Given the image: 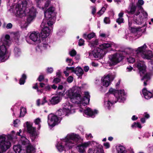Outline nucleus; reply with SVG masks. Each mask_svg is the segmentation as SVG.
Segmentation results:
<instances>
[{"mask_svg":"<svg viewBox=\"0 0 153 153\" xmlns=\"http://www.w3.org/2000/svg\"><path fill=\"white\" fill-rule=\"evenodd\" d=\"M37 3V6L40 9L44 11L45 16L48 20H49L46 24L45 20L42 23L41 27L42 28L41 33L42 38H46L50 33V30L47 26H51L55 22L56 19V13L54 12L55 8L53 7H50L45 10L50 3V0H35Z\"/></svg>","mask_w":153,"mask_h":153,"instance_id":"nucleus-1","label":"nucleus"},{"mask_svg":"<svg viewBox=\"0 0 153 153\" xmlns=\"http://www.w3.org/2000/svg\"><path fill=\"white\" fill-rule=\"evenodd\" d=\"M27 4L26 1H23L22 4H17L15 7L14 12L16 16H18L20 17L27 15V22H25L22 27L23 28H26L28 24L33 20L36 16V11L35 8L32 7L28 13L26 14L27 10L26 7Z\"/></svg>","mask_w":153,"mask_h":153,"instance_id":"nucleus-2","label":"nucleus"},{"mask_svg":"<svg viewBox=\"0 0 153 153\" xmlns=\"http://www.w3.org/2000/svg\"><path fill=\"white\" fill-rule=\"evenodd\" d=\"M64 95L66 98H69L72 103L82 104L84 106L87 104L90 101V96L88 92H85L84 97L82 99L76 87H74L67 90Z\"/></svg>","mask_w":153,"mask_h":153,"instance_id":"nucleus-3","label":"nucleus"},{"mask_svg":"<svg viewBox=\"0 0 153 153\" xmlns=\"http://www.w3.org/2000/svg\"><path fill=\"white\" fill-rule=\"evenodd\" d=\"M79 136L71 133L68 134L66 137L61 140L60 142H58L56 147L60 152L63 151L65 149H70L77 144L79 140Z\"/></svg>","mask_w":153,"mask_h":153,"instance_id":"nucleus-4","label":"nucleus"},{"mask_svg":"<svg viewBox=\"0 0 153 153\" xmlns=\"http://www.w3.org/2000/svg\"><path fill=\"white\" fill-rule=\"evenodd\" d=\"M100 48H95L92 51H89L88 53V58L92 59L93 57L95 58H100L102 57L106 53L104 50L110 47H116L117 45L111 42L103 43L100 46Z\"/></svg>","mask_w":153,"mask_h":153,"instance_id":"nucleus-5","label":"nucleus"},{"mask_svg":"<svg viewBox=\"0 0 153 153\" xmlns=\"http://www.w3.org/2000/svg\"><path fill=\"white\" fill-rule=\"evenodd\" d=\"M10 43V36L8 35L3 36L1 37L0 45V62H4L8 58L6 46H9Z\"/></svg>","mask_w":153,"mask_h":153,"instance_id":"nucleus-6","label":"nucleus"},{"mask_svg":"<svg viewBox=\"0 0 153 153\" xmlns=\"http://www.w3.org/2000/svg\"><path fill=\"white\" fill-rule=\"evenodd\" d=\"M109 92L114 94V96L117 99L116 101H112L111 102L109 100H105L104 101V106L107 107L108 109H110V107L113 104L116 103L117 101L119 102H123L126 99V96L124 90L118 91L115 90L112 88L110 89Z\"/></svg>","mask_w":153,"mask_h":153,"instance_id":"nucleus-7","label":"nucleus"},{"mask_svg":"<svg viewBox=\"0 0 153 153\" xmlns=\"http://www.w3.org/2000/svg\"><path fill=\"white\" fill-rule=\"evenodd\" d=\"M13 139L11 135H0V153L5 152L11 146L10 141Z\"/></svg>","mask_w":153,"mask_h":153,"instance_id":"nucleus-8","label":"nucleus"},{"mask_svg":"<svg viewBox=\"0 0 153 153\" xmlns=\"http://www.w3.org/2000/svg\"><path fill=\"white\" fill-rule=\"evenodd\" d=\"M133 50L132 49L128 48L125 51L119 52L116 54L109 56L110 62L112 65H115L120 62L123 59V54L126 53L127 54H130Z\"/></svg>","mask_w":153,"mask_h":153,"instance_id":"nucleus-9","label":"nucleus"},{"mask_svg":"<svg viewBox=\"0 0 153 153\" xmlns=\"http://www.w3.org/2000/svg\"><path fill=\"white\" fill-rule=\"evenodd\" d=\"M137 67L139 71V73L141 76H143L142 81L144 80V85H147L146 82L150 79V75L149 74H146V66L143 61H140L137 63Z\"/></svg>","mask_w":153,"mask_h":153,"instance_id":"nucleus-10","label":"nucleus"},{"mask_svg":"<svg viewBox=\"0 0 153 153\" xmlns=\"http://www.w3.org/2000/svg\"><path fill=\"white\" fill-rule=\"evenodd\" d=\"M64 107L62 109H60L56 112V114L59 116H66L68 114L75 112L74 107L68 102H67L63 104Z\"/></svg>","mask_w":153,"mask_h":153,"instance_id":"nucleus-11","label":"nucleus"},{"mask_svg":"<svg viewBox=\"0 0 153 153\" xmlns=\"http://www.w3.org/2000/svg\"><path fill=\"white\" fill-rule=\"evenodd\" d=\"M147 47L146 44H144L143 46L138 47L136 51L137 54L141 55L143 58L149 59L152 57L153 55L151 51H146Z\"/></svg>","mask_w":153,"mask_h":153,"instance_id":"nucleus-12","label":"nucleus"},{"mask_svg":"<svg viewBox=\"0 0 153 153\" xmlns=\"http://www.w3.org/2000/svg\"><path fill=\"white\" fill-rule=\"evenodd\" d=\"M22 144L26 148L27 153H34L35 149L30 143L29 141L25 137H22L21 139Z\"/></svg>","mask_w":153,"mask_h":153,"instance_id":"nucleus-13","label":"nucleus"},{"mask_svg":"<svg viewBox=\"0 0 153 153\" xmlns=\"http://www.w3.org/2000/svg\"><path fill=\"white\" fill-rule=\"evenodd\" d=\"M61 118H58L57 116L53 114H50L48 117V123L49 126L52 127L60 121Z\"/></svg>","mask_w":153,"mask_h":153,"instance_id":"nucleus-14","label":"nucleus"},{"mask_svg":"<svg viewBox=\"0 0 153 153\" xmlns=\"http://www.w3.org/2000/svg\"><path fill=\"white\" fill-rule=\"evenodd\" d=\"M27 132L30 134V137L32 140H33L37 136V134L35 128L32 126L28 122L26 123Z\"/></svg>","mask_w":153,"mask_h":153,"instance_id":"nucleus-15","label":"nucleus"},{"mask_svg":"<svg viewBox=\"0 0 153 153\" xmlns=\"http://www.w3.org/2000/svg\"><path fill=\"white\" fill-rule=\"evenodd\" d=\"M113 79V75L111 74H108L106 76H104L101 79V85L105 87H107L109 85L111 81Z\"/></svg>","mask_w":153,"mask_h":153,"instance_id":"nucleus-16","label":"nucleus"},{"mask_svg":"<svg viewBox=\"0 0 153 153\" xmlns=\"http://www.w3.org/2000/svg\"><path fill=\"white\" fill-rule=\"evenodd\" d=\"M93 144H96V147L94 149L90 148L88 149V153H104V151L102 146L99 145L98 143L95 141H92Z\"/></svg>","mask_w":153,"mask_h":153,"instance_id":"nucleus-17","label":"nucleus"},{"mask_svg":"<svg viewBox=\"0 0 153 153\" xmlns=\"http://www.w3.org/2000/svg\"><path fill=\"white\" fill-rule=\"evenodd\" d=\"M98 112L97 110L93 111L90 108H87L84 111L83 114L85 116L94 117Z\"/></svg>","mask_w":153,"mask_h":153,"instance_id":"nucleus-18","label":"nucleus"},{"mask_svg":"<svg viewBox=\"0 0 153 153\" xmlns=\"http://www.w3.org/2000/svg\"><path fill=\"white\" fill-rule=\"evenodd\" d=\"M29 37L30 39L34 42H36L38 43L40 42V36L39 33L37 32L33 31L31 33Z\"/></svg>","mask_w":153,"mask_h":153,"instance_id":"nucleus-19","label":"nucleus"},{"mask_svg":"<svg viewBox=\"0 0 153 153\" xmlns=\"http://www.w3.org/2000/svg\"><path fill=\"white\" fill-rule=\"evenodd\" d=\"M134 22L137 24L140 25L143 22L142 13L139 11L137 12L134 16Z\"/></svg>","mask_w":153,"mask_h":153,"instance_id":"nucleus-20","label":"nucleus"},{"mask_svg":"<svg viewBox=\"0 0 153 153\" xmlns=\"http://www.w3.org/2000/svg\"><path fill=\"white\" fill-rule=\"evenodd\" d=\"M61 97L60 95H57L53 97L50 101L52 105H56L61 100Z\"/></svg>","mask_w":153,"mask_h":153,"instance_id":"nucleus-21","label":"nucleus"},{"mask_svg":"<svg viewBox=\"0 0 153 153\" xmlns=\"http://www.w3.org/2000/svg\"><path fill=\"white\" fill-rule=\"evenodd\" d=\"M143 93L145 98L147 100L150 99L152 96V93L148 91L146 88L143 89Z\"/></svg>","mask_w":153,"mask_h":153,"instance_id":"nucleus-22","label":"nucleus"},{"mask_svg":"<svg viewBox=\"0 0 153 153\" xmlns=\"http://www.w3.org/2000/svg\"><path fill=\"white\" fill-rule=\"evenodd\" d=\"M117 153H126V151L124 147L122 146H119L117 147Z\"/></svg>","mask_w":153,"mask_h":153,"instance_id":"nucleus-23","label":"nucleus"},{"mask_svg":"<svg viewBox=\"0 0 153 153\" xmlns=\"http://www.w3.org/2000/svg\"><path fill=\"white\" fill-rule=\"evenodd\" d=\"M75 68L74 67H67L66 70L64 71V73L65 74L66 76H68L69 75V73L70 72H74V73Z\"/></svg>","mask_w":153,"mask_h":153,"instance_id":"nucleus-24","label":"nucleus"},{"mask_svg":"<svg viewBox=\"0 0 153 153\" xmlns=\"http://www.w3.org/2000/svg\"><path fill=\"white\" fill-rule=\"evenodd\" d=\"M14 56L16 57L19 56L21 54V51L20 48L18 47H16L14 50Z\"/></svg>","mask_w":153,"mask_h":153,"instance_id":"nucleus-25","label":"nucleus"},{"mask_svg":"<svg viewBox=\"0 0 153 153\" xmlns=\"http://www.w3.org/2000/svg\"><path fill=\"white\" fill-rule=\"evenodd\" d=\"M74 73L76 74L78 76H82L83 73V71L81 68L77 67L75 69Z\"/></svg>","mask_w":153,"mask_h":153,"instance_id":"nucleus-26","label":"nucleus"},{"mask_svg":"<svg viewBox=\"0 0 153 153\" xmlns=\"http://www.w3.org/2000/svg\"><path fill=\"white\" fill-rule=\"evenodd\" d=\"M95 36V34L94 33H92L88 35L86 33H85L83 34V37L86 39L90 40L94 38Z\"/></svg>","mask_w":153,"mask_h":153,"instance_id":"nucleus-27","label":"nucleus"},{"mask_svg":"<svg viewBox=\"0 0 153 153\" xmlns=\"http://www.w3.org/2000/svg\"><path fill=\"white\" fill-rule=\"evenodd\" d=\"M123 12H121L118 14L119 18L116 20V22L119 24H120L123 22L124 19L123 18Z\"/></svg>","mask_w":153,"mask_h":153,"instance_id":"nucleus-28","label":"nucleus"},{"mask_svg":"<svg viewBox=\"0 0 153 153\" xmlns=\"http://www.w3.org/2000/svg\"><path fill=\"white\" fill-rule=\"evenodd\" d=\"M108 6V5L106 4H105L104 6L102 7L101 9L98 12V14L100 16H101L102 15L106 10V9L107 7Z\"/></svg>","mask_w":153,"mask_h":153,"instance_id":"nucleus-29","label":"nucleus"},{"mask_svg":"<svg viewBox=\"0 0 153 153\" xmlns=\"http://www.w3.org/2000/svg\"><path fill=\"white\" fill-rule=\"evenodd\" d=\"M89 45L92 48L98 45V42L97 39H95L94 41L90 42L89 43Z\"/></svg>","mask_w":153,"mask_h":153,"instance_id":"nucleus-30","label":"nucleus"},{"mask_svg":"<svg viewBox=\"0 0 153 153\" xmlns=\"http://www.w3.org/2000/svg\"><path fill=\"white\" fill-rule=\"evenodd\" d=\"M13 149L16 153H20L22 150L21 147L20 145H16L14 146Z\"/></svg>","mask_w":153,"mask_h":153,"instance_id":"nucleus-31","label":"nucleus"},{"mask_svg":"<svg viewBox=\"0 0 153 153\" xmlns=\"http://www.w3.org/2000/svg\"><path fill=\"white\" fill-rule=\"evenodd\" d=\"M26 78V75L25 74H23L22 77L20 79L19 83L20 85H23L25 82V79Z\"/></svg>","mask_w":153,"mask_h":153,"instance_id":"nucleus-32","label":"nucleus"},{"mask_svg":"<svg viewBox=\"0 0 153 153\" xmlns=\"http://www.w3.org/2000/svg\"><path fill=\"white\" fill-rule=\"evenodd\" d=\"M77 148L79 150V151L80 153H83L85 151V149L84 148V146L81 143L80 144L77 146Z\"/></svg>","mask_w":153,"mask_h":153,"instance_id":"nucleus-33","label":"nucleus"},{"mask_svg":"<svg viewBox=\"0 0 153 153\" xmlns=\"http://www.w3.org/2000/svg\"><path fill=\"white\" fill-rule=\"evenodd\" d=\"M41 120L39 118H37L35 119L34 121V122L36 125L38 126L37 128L38 130L40 129L41 127V125L40 123L41 122Z\"/></svg>","mask_w":153,"mask_h":153,"instance_id":"nucleus-34","label":"nucleus"},{"mask_svg":"<svg viewBox=\"0 0 153 153\" xmlns=\"http://www.w3.org/2000/svg\"><path fill=\"white\" fill-rule=\"evenodd\" d=\"M26 113V110L25 108L22 107L21 108L20 111V116L23 117L24 116Z\"/></svg>","mask_w":153,"mask_h":153,"instance_id":"nucleus-35","label":"nucleus"},{"mask_svg":"<svg viewBox=\"0 0 153 153\" xmlns=\"http://www.w3.org/2000/svg\"><path fill=\"white\" fill-rule=\"evenodd\" d=\"M130 29H131V32L133 33H138V32H139L140 30V28H138L134 27H131Z\"/></svg>","mask_w":153,"mask_h":153,"instance_id":"nucleus-36","label":"nucleus"},{"mask_svg":"<svg viewBox=\"0 0 153 153\" xmlns=\"http://www.w3.org/2000/svg\"><path fill=\"white\" fill-rule=\"evenodd\" d=\"M91 142L90 141H88L82 143V144L85 149L91 145Z\"/></svg>","mask_w":153,"mask_h":153,"instance_id":"nucleus-37","label":"nucleus"},{"mask_svg":"<svg viewBox=\"0 0 153 153\" xmlns=\"http://www.w3.org/2000/svg\"><path fill=\"white\" fill-rule=\"evenodd\" d=\"M131 127L133 128L137 127L140 128L142 127L141 124L139 123H134L131 125Z\"/></svg>","mask_w":153,"mask_h":153,"instance_id":"nucleus-38","label":"nucleus"},{"mask_svg":"<svg viewBox=\"0 0 153 153\" xmlns=\"http://www.w3.org/2000/svg\"><path fill=\"white\" fill-rule=\"evenodd\" d=\"M128 61L130 63H133L135 61V59L134 57L130 56L127 58Z\"/></svg>","mask_w":153,"mask_h":153,"instance_id":"nucleus-39","label":"nucleus"},{"mask_svg":"<svg viewBox=\"0 0 153 153\" xmlns=\"http://www.w3.org/2000/svg\"><path fill=\"white\" fill-rule=\"evenodd\" d=\"M67 62L69 65H72L73 64V62L71 59L67 58L66 59Z\"/></svg>","mask_w":153,"mask_h":153,"instance_id":"nucleus-40","label":"nucleus"},{"mask_svg":"<svg viewBox=\"0 0 153 153\" xmlns=\"http://www.w3.org/2000/svg\"><path fill=\"white\" fill-rule=\"evenodd\" d=\"M136 9V7L132 5L131 6L130 11L129 12V13H131V14H133L134 12Z\"/></svg>","mask_w":153,"mask_h":153,"instance_id":"nucleus-41","label":"nucleus"},{"mask_svg":"<svg viewBox=\"0 0 153 153\" xmlns=\"http://www.w3.org/2000/svg\"><path fill=\"white\" fill-rule=\"evenodd\" d=\"M104 22L106 24H109L110 22V18L108 17H105L104 19Z\"/></svg>","mask_w":153,"mask_h":153,"instance_id":"nucleus-42","label":"nucleus"},{"mask_svg":"<svg viewBox=\"0 0 153 153\" xmlns=\"http://www.w3.org/2000/svg\"><path fill=\"white\" fill-rule=\"evenodd\" d=\"M42 49H43L42 48V46H40L39 45L36 47V52L38 53H41Z\"/></svg>","mask_w":153,"mask_h":153,"instance_id":"nucleus-43","label":"nucleus"},{"mask_svg":"<svg viewBox=\"0 0 153 153\" xmlns=\"http://www.w3.org/2000/svg\"><path fill=\"white\" fill-rule=\"evenodd\" d=\"M42 49H45L48 48L50 47V46L47 43H42Z\"/></svg>","mask_w":153,"mask_h":153,"instance_id":"nucleus-44","label":"nucleus"},{"mask_svg":"<svg viewBox=\"0 0 153 153\" xmlns=\"http://www.w3.org/2000/svg\"><path fill=\"white\" fill-rule=\"evenodd\" d=\"M47 98L46 97H44L42 101L41 102V105H44L45 103L47 102V101L46 100Z\"/></svg>","mask_w":153,"mask_h":153,"instance_id":"nucleus-45","label":"nucleus"},{"mask_svg":"<svg viewBox=\"0 0 153 153\" xmlns=\"http://www.w3.org/2000/svg\"><path fill=\"white\" fill-rule=\"evenodd\" d=\"M69 53L71 56H73L76 54V52L74 50H73L70 52Z\"/></svg>","mask_w":153,"mask_h":153,"instance_id":"nucleus-46","label":"nucleus"},{"mask_svg":"<svg viewBox=\"0 0 153 153\" xmlns=\"http://www.w3.org/2000/svg\"><path fill=\"white\" fill-rule=\"evenodd\" d=\"M84 44V41L83 39H80L78 42V44L79 46H81L83 45Z\"/></svg>","mask_w":153,"mask_h":153,"instance_id":"nucleus-47","label":"nucleus"},{"mask_svg":"<svg viewBox=\"0 0 153 153\" xmlns=\"http://www.w3.org/2000/svg\"><path fill=\"white\" fill-rule=\"evenodd\" d=\"M60 81V79L59 78H56L53 79V82L54 83H57L59 82Z\"/></svg>","mask_w":153,"mask_h":153,"instance_id":"nucleus-48","label":"nucleus"},{"mask_svg":"<svg viewBox=\"0 0 153 153\" xmlns=\"http://www.w3.org/2000/svg\"><path fill=\"white\" fill-rule=\"evenodd\" d=\"M92 9V13L93 15L96 13V9L95 6H92L91 7Z\"/></svg>","mask_w":153,"mask_h":153,"instance_id":"nucleus-49","label":"nucleus"},{"mask_svg":"<svg viewBox=\"0 0 153 153\" xmlns=\"http://www.w3.org/2000/svg\"><path fill=\"white\" fill-rule=\"evenodd\" d=\"M73 77L71 76H70L68 78L67 80L68 82L71 83L73 81Z\"/></svg>","mask_w":153,"mask_h":153,"instance_id":"nucleus-50","label":"nucleus"},{"mask_svg":"<svg viewBox=\"0 0 153 153\" xmlns=\"http://www.w3.org/2000/svg\"><path fill=\"white\" fill-rule=\"evenodd\" d=\"M143 4L144 1L143 0H139L137 4V6H140L143 5Z\"/></svg>","mask_w":153,"mask_h":153,"instance_id":"nucleus-51","label":"nucleus"},{"mask_svg":"<svg viewBox=\"0 0 153 153\" xmlns=\"http://www.w3.org/2000/svg\"><path fill=\"white\" fill-rule=\"evenodd\" d=\"M103 145L105 149H108L110 147V144L108 143H105Z\"/></svg>","mask_w":153,"mask_h":153,"instance_id":"nucleus-52","label":"nucleus"},{"mask_svg":"<svg viewBox=\"0 0 153 153\" xmlns=\"http://www.w3.org/2000/svg\"><path fill=\"white\" fill-rule=\"evenodd\" d=\"M47 71L48 73H51L53 71V68H48L47 69Z\"/></svg>","mask_w":153,"mask_h":153,"instance_id":"nucleus-53","label":"nucleus"},{"mask_svg":"<svg viewBox=\"0 0 153 153\" xmlns=\"http://www.w3.org/2000/svg\"><path fill=\"white\" fill-rule=\"evenodd\" d=\"M142 14H143L145 18H146L148 16V14L146 12L143 11L141 13Z\"/></svg>","mask_w":153,"mask_h":153,"instance_id":"nucleus-54","label":"nucleus"},{"mask_svg":"<svg viewBox=\"0 0 153 153\" xmlns=\"http://www.w3.org/2000/svg\"><path fill=\"white\" fill-rule=\"evenodd\" d=\"M22 130L21 129H20L19 130V131L17 133H16V135H18L19 136H20V142L21 143V137H24L23 136H22L20 135V133L22 132Z\"/></svg>","mask_w":153,"mask_h":153,"instance_id":"nucleus-55","label":"nucleus"},{"mask_svg":"<svg viewBox=\"0 0 153 153\" xmlns=\"http://www.w3.org/2000/svg\"><path fill=\"white\" fill-rule=\"evenodd\" d=\"M85 137L87 138H93V136H92L91 134H86L85 135Z\"/></svg>","mask_w":153,"mask_h":153,"instance_id":"nucleus-56","label":"nucleus"},{"mask_svg":"<svg viewBox=\"0 0 153 153\" xmlns=\"http://www.w3.org/2000/svg\"><path fill=\"white\" fill-rule=\"evenodd\" d=\"M89 69V68L88 66H85L84 68V70L85 72H88Z\"/></svg>","mask_w":153,"mask_h":153,"instance_id":"nucleus-57","label":"nucleus"},{"mask_svg":"<svg viewBox=\"0 0 153 153\" xmlns=\"http://www.w3.org/2000/svg\"><path fill=\"white\" fill-rule=\"evenodd\" d=\"M44 79V77L43 76L40 75L38 78V80L41 82Z\"/></svg>","mask_w":153,"mask_h":153,"instance_id":"nucleus-58","label":"nucleus"},{"mask_svg":"<svg viewBox=\"0 0 153 153\" xmlns=\"http://www.w3.org/2000/svg\"><path fill=\"white\" fill-rule=\"evenodd\" d=\"M12 27V25L11 23H8L6 27L7 29L11 28Z\"/></svg>","mask_w":153,"mask_h":153,"instance_id":"nucleus-59","label":"nucleus"},{"mask_svg":"<svg viewBox=\"0 0 153 153\" xmlns=\"http://www.w3.org/2000/svg\"><path fill=\"white\" fill-rule=\"evenodd\" d=\"M63 33V32L61 30L59 31L57 33V34L58 35H62Z\"/></svg>","mask_w":153,"mask_h":153,"instance_id":"nucleus-60","label":"nucleus"},{"mask_svg":"<svg viewBox=\"0 0 153 153\" xmlns=\"http://www.w3.org/2000/svg\"><path fill=\"white\" fill-rule=\"evenodd\" d=\"M91 64L92 66L95 67H97L98 65V64L97 63L94 62H92L91 63Z\"/></svg>","mask_w":153,"mask_h":153,"instance_id":"nucleus-61","label":"nucleus"},{"mask_svg":"<svg viewBox=\"0 0 153 153\" xmlns=\"http://www.w3.org/2000/svg\"><path fill=\"white\" fill-rule=\"evenodd\" d=\"M144 117L148 119L149 117V115L147 113H145L144 114Z\"/></svg>","mask_w":153,"mask_h":153,"instance_id":"nucleus-62","label":"nucleus"},{"mask_svg":"<svg viewBox=\"0 0 153 153\" xmlns=\"http://www.w3.org/2000/svg\"><path fill=\"white\" fill-rule=\"evenodd\" d=\"M133 69V68L131 66H129L127 68V70L128 71H130Z\"/></svg>","mask_w":153,"mask_h":153,"instance_id":"nucleus-63","label":"nucleus"},{"mask_svg":"<svg viewBox=\"0 0 153 153\" xmlns=\"http://www.w3.org/2000/svg\"><path fill=\"white\" fill-rule=\"evenodd\" d=\"M19 122V120L18 119H16L14 121L13 123L15 125V126H16V125H17L18 123Z\"/></svg>","mask_w":153,"mask_h":153,"instance_id":"nucleus-64","label":"nucleus"}]
</instances>
